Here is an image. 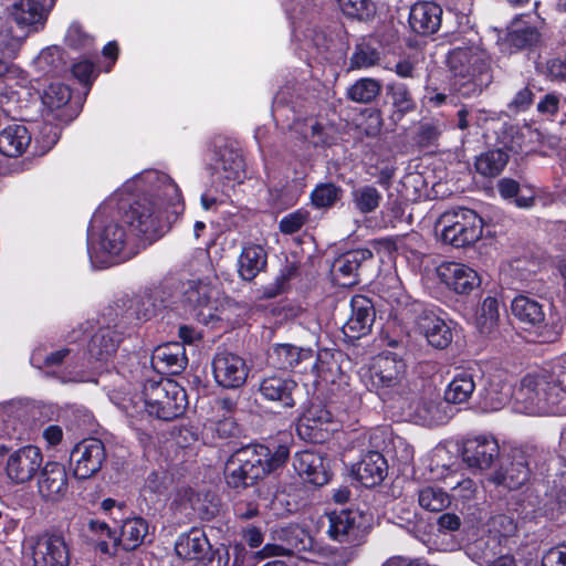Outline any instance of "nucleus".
<instances>
[{
  "instance_id": "1",
  "label": "nucleus",
  "mask_w": 566,
  "mask_h": 566,
  "mask_svg": "<svg viewBox=\"0 0 566 566\" xmlns=\"http://www.w3.org/2000/svg\"><path fill=\"white\" fill-rule=\"evenodd\" d=\"M136 186L142 195L122 214L136 241L154 240L184 210L181 193L171 178L157 170H146L125 184L127 190Z\"/></svg>"
},
{
  "instance_id": "2",
  "label": "nucleus",
  "mask_w": 566,
  "mask_h": 566,
  "mask_svg": "<svg viewBox=\"0 0 566 566\" xmlns=\"http://www.w3.org/2000/svg\"><path fill=\"white\" fill-rule=\"evenodd\" d=\"M515 407L532 416L566 415V387L547 370L526 375L515 394Z\"/></svg>"
},
{
  "instance_id": "3",
  "label": "nucleus",
  "mask_w": 566,
  "mask_h": 566,
  "mask_svg": "<svg viewBox=\"0 0 566 566\" xmlns=\"http://www.w3.org/2000/svg\"><path fill=\"white\" fill-rule=\"evenodd\" d=\"M181 302L189 313L205 325L227 318L226 312L232 303L221 291L218 277L214 275L185 282Z\"/></svg>"
},
{
  "instance_id": "4",
  "label": "nucleus",
  "mask_w": 566,
  "mask_h": 566,
  "mask_svg": "<svg viewBox=\"0 0 566 566\" xmlns=\"http://www.w3.org/2000/svg\"><path fill=\"white\" fill-rule=\"evenodd\" d=\"M373 515L360 510H340L328 514L329 537L348 547L342 549V564L346 565L357 556V547L361 546L373 527Z\"/></svg>"
},
{
  "instance_id": "5",
  "label": "nucleus",
  "mask_w": 566,
  "mask_h": 566,
  "mask_svg": "<svg viewBox=\"0 0 566 566\" xmlns=\"http://www.w3.org/2000/svg\"><path fill=\"white\" fill-rule=\"evenodd\" d=\"M143 399L148 415L165 421L181 416L188 403L185 389L171 379L147 380Z\"/></svg>"
},
{
  "instance_id": "6",
  "label": "nucleus",
  "mask_w": 566,
  "mask_h": 566,
  "mask_svg": "<svg viewBox=\"0 0 566 566\" xmlns=\"http://www.w3.org/2000/svg\"><path fill=\"white\" fill-rule=\"evenodd\" d=\"M261 446H245L233 452L224 465V478L233 489L245 488L265 475L264 453Z\"/></svg>"
},
{
  "instance_id": "7",
  "label": "nucleus",
  "mask_w": 566,
  "mask_h": 566,
  "mask_svg": "<svg viewBox=\"0 0 566 566\" xmlns=\"http://www.w3.org/2000/svg\"><path fill=\"white\" fill-rule=\"evenodd\" d=\"M441 239L455 248L476 242L482 237L483 220L471 209L459 208L446 211L439 218Z\"/></svg>"
},
{
  "instance_id": "8",
  "label": "nucleus",
  "mask_w": 566,
  "mask_h": 566,
  "mask_svg": "<svg viewBox=\"0 0 566 566\" xmlns=\"http://www.w3.org/2000/svg\"><path fill=\"white\" fill-rule=\"evenodd\" d=\"M406 361L395 353H382L361 374V380L370 391H399L405 387Z\"/></svg>"
},
{
  "instance_id": "9",
  "label": "nucleus",
  "mask_w": 566,
  "mask_h": 566,
  "mask_svg": "<svg viewBox=\"0 0 566 566\" xmlns=\"http://www.w3.org/2000/svg\"><path fill=\"white\" fill-rule=\"evenodd\" d=\"M176 554L193 562L196 566H228L229 552L226 548L213 549L207 535L199 528H191L178 536L175 543Z\"/></svg>"
},
{
  "instance_id": "10",
  "label": "nucleus",
  "mask_w": 566,
  "mask_h": 566,
  "mask_svg": "<svg viewBox=\"0 0 566 566\" xmlns=\"http://www.w3.org/2000/svg\"><path fill=\"white\" fill-rule=\"evenodd\" d=\"M25 555L31 559L32 566H69L71 560L65 537L54 533L30 537L25 544Z\"/></svg>"
},
{
  "instance_id": "11",
  "label": "nucleus",
  "mask_w": 566,
  "mask_h": 566,
  "mask_svg": "<svg viewBox=\"0 0 566 566\" xmlns=\"http://www.w3.org/2000/svg\"><path fill=\"white\" fill-rule=\"evenodd\" d=\"M448 65L454 76L472 81L488 71L489 55L476 42L470 41L449 52Z\"/></svg>"
},
{
  "instance_id": "12",
  "label": "nucleus",
  "mask_w": 566,
  "mask_h": 566,
  "mask_svg": "<svg viewBox=\"0 0 566 566\" xmlns=\"http://www.w3.org/2000/svg\"><path fill=\"white\" fill-rule=\"evenodd\" d=\"M43 464V454L39 447L28 444L11 452L4 465L7 478L14 484L30 482Z\"/></svg>"
},
{
  "instance_id": "13",
  "label": "nucleus",
  "mask_w": 566,
  "mask_h": 566,
  "mask_svg": "<svg viewBox=\"0 0 566 566\" xmlns=\"http://www.w3.org/2000/svg\"><path fill=\"white\" fill-rule=\"evenodd\" d=\"M101 250L109 256L127 260L137 253V241L122 217L105 224L98 237Z\"/></svg>"
},
{
  "instance_id": "14",
  "label": "nucleus",
  "mask_w": 566,
  "mask_h": 566,
  "mask_svg": "<svg viewBox=\"0 0 566 566\" xmlns=\"http://www.w3.org/2000/svg\"><path fill=\"white\" fill-rule=\"evenodd\" d=\"M105 458V447L99 439H84L71 452L74 476L81 480L91 478L101 470Z\"/></svg>"
},
{
  "instance_id": "15",
  "label": "nucleus",
  "mask_w": 566,
  "mask_h": 566,
  "mask_svg": "<svg viewBox=\"0 0 566 566\" xmlns=\"http://www.w3.org/2000/svg\"><path fill=\"white\" fill-rule=\"evenodd\" d=\"M212 373L219 386L235 389L245 384L249 368L240 356L229 352H219L212 359Z\"/></svg>"
},
{
  "instance_id": "16",
  "label": "nucleus",
  "mask_w": 566,
  "mask_h": 566,
  "mask_svg": "<svg viewBox=\"0 0 566 566\" xmlns=\"http://www.w3.org/2000/svg\"><path fill=\"white\" fill-rule=\"evenodd\" d=\"M269 358L273 367L282 370H302L306 369L307 365H312L314 359V352L310 347H298L292 344H275L269 354ZM323 359L313 364V368L323 369Z\"/></svg>"
},
{
  "instance_id": "17",
  "label": "nucleus",
  "mask_w": 566,
  "mask_h": 566,
  "mask_svg": "<svg viewBox=\"0 0 566 566\" xmlns=\"http://www.w3.org/2000/svg\"><path fill=\"white\" fill-rule=\"evenodd\" d=\"M437 275L443 284L458 294H469L481 283L474 269L457 262L442 263L437 268Z\"/></svg>"
},
{
  "instance_id": "18",
  "label": "nucleus",
  "mask_w": 566,
  "mask_h": 566,
  "mask_svg": "<svg viewBox=\"0 0 566 566\" xmlns=\"http://www.w3.org/2000/svg\"><path fill=\"white\" fill-rule=\"evenodd\" d=\"M499 453V444L493 437L478 436L463 442L462 458L472 469H489Z\"/></svg>"
},
{
  "instance_id": "19",
  "label": "nucleus",
  "mask_w": 566,
  "mask_h": 566,
  "mask_svg": "<svg viewBox=\"0 0 566 566\" xmlns=\"http://www.w3.org/2000/svg\"><path fill=\"white\" fill-rule=\"evenodd\" d=\"M352 313L343 326L346 337L356 339L366 335L374 323L375 313L369 298L355 295L350 301Z\"/></svg>"
},
{
  "instance_id": "20",
  "label": "nucleus",
  "mask_w": 566,
  "mask_h": 566,
  "mask_svg": "<svg viewBox=\"0 0 566 566\" xmlns=\"http://www.w3.org/2000/svg\"><path fill=\"white\" fill-rule=\"evenodd\" d=\"M417 326L428 343L438 349L448 347L453 339L450 323L441 318L433 311L423 310L418 316Z\"/></svg>"
},
{
  "instance_id": "21",
  "label": "nucleus",
  "mask_w": 566,
  "mask_h": 566,
  "mask_svg": "<svg viewBox=\"0 0 566 566\" xmlns=\"http://www.w3.org/2000/svg\"><path fill=\"white\" fill-rule=\"evenodd\" d=\"M293 467L301 478L313 485L322 486L329 481V472L324 458L313 450L295 453Z\"/></svg>"
},
{
  "instance_id": "22",
  "label": "nucleus",
  "mask_w": 566,
  "mask_h": 566,
  "mask_svg": "<svg viewBox=\"0 0 566 566\" xmlns=\"http://www.w3.org/2000/svg\"><path fill=\"white\" fill-rule=\"evenodd\" d=\"M9 15L17 25L34 33L44 28L48 11L40 0H18L11 4Z\"/></svg>"
},
{
  "instance_id": "23",
  "label": "nucleus",
  "mask_w": 566,
  "mask_h": 566,
  "mask_svg": "<svg viewBox=\"0 0 566 566\" xmlns=\"http://www.w3.org/2000/svg\"><path fill=\"white\" fill-rule=\"evenodd\" d=\"M373 258L368 249H356L338 256L333 264V274L342 286L358 283V271L361 264Z\"/></svg>"
},
{
  "instance_id": "24",
  "label": "nucleus",
  "mask_w": 566,
  "mask_h": 566,
  "mask_svg": "<svg viewBox=\"0 0 566 566\" xmlns=\"http://www.w3.org/2000/svg\"><path fill=\"white\" fill-rule=\"evenodd\" d=\"M40 495L46 501H59L67 491V475L64 467L57 462H48L38 481Z\"/></svg>"
},
{
  "instance_id": "25",
  "label": "nucleus",
  "mask_w": 566,
  "mask_h": 566,
  "mask_svg": "<svg viewBox=\"0 0 566 566\" xmlns=\"http://www.w3.org/2000/svg\"><path fill=\"white\" fill-rule=\"evenodd\" d=\"M296 389L297 382L294 379L276 375L264 377L259 386V391L265 400L280 402L284 408L295 406L293 392Z\"/></svg>"
},
{
  "instance_id": "26",
  "label": "nucleus",
  "mask_w": 566,
  "mask_h": 566,
  "mask_svg": "<svg viewBox=\"0 0 566 566\" xmlns=\"http://www.w3.org/2000/svg\"><path fill=\"white\" fill-rule=\"evenodd\" d=\"M442 9L434 2L423 1L412 6L409 23L412 30L419 34H433L441 24Z\"/></svg>"
},
{
  "instance_id": "27",
  "label": "nucleus",
  "mask_w": 566,
  "mask_h": 566,
  "mask_svg": "<svg viewBox=\"0 0 566 566\" xmlns=\"http://www.w3.org/2000/svg\"><path fill=\"white\" fill-rule=\"evenodd\" d=\"M448 403L439 397L422 398L413 407L411 417L422 426L434 427L448 422L450 415L448 413Z\"/></svg>"
},
{
  "instance_id": "28",
  "label": "nucleus",
  "mask_w": 566,
  "mask_h": 566,
  "mask_svg": "<svg viewBox=\"0 0 566 566\" xmlns=\"http://www.w3.org/2000/svg\"><path fill=\"white\" fill-rule=\"evenodd\" d=\"M187 361L185 347L177 342L156 347L151 355L154 366L170 374H178L184 370Z\"/></svg>"
},
{
  "instance_id": "29",
  "label": "nucleus",
  "mask_w": 566,
  "mask_h": 566,
  "mask_svg": "<svg viewBox=\"0 0 566 566\" xmlns=\"http://www.w3.org/2000/svg\"><path fill=\"white\" fill-rule=\"evenodd\" d=\"M312 545V538L300 528L289 532V537L283 544H266L256 553V557L264 559L273 556L296 555L307 551Z\"/></svg>"
},
{
  "instance_id": "30",
  "label": "nucleus",
  "mask_w": 566,
  "mask_h": 566,
  "mask_svg": "<svg viewBox=\"0 0 566 566\" xmlns=\"http://www.w3.org/2000/svg\"><path fill=\"white\" fill-rule=\"evenodd\" d=\"M480 406L484 411L502 409L512 396L511 385L497 376L489 377L486 385L480 391Z\"/></svg>"
},
{
  "instance_id": "31",
  "label": "nucleus",
  "mask_w": 566,
  "mask_h": 566,
  "mask_svg": "<svg viewBox=\"0 0 566 566\" xmlns=\"http://www.w3.org/2000/svg\"><path fill=\"white\" fill-rule=\"evenodd\" d=\"M31 143V135L22 124H10L0 132V153L7 157L21 156Z\"/></svg>"
},
{
  "instance_id": "32",
  "label": "nucleus",
  "mask_w": 566,
  "mask_h": 566,
  "mask_svg": "<svg viewBox=\"0 0 566 566\" xmlns=\"http://www.w3.org/2000/svg\"><path fill=\"white\" fill-rule=\"evenodd\" d=\"M387 474V461L377 451L366 453L356 469V476L363 485L371 488L379 484Z\"/></svg>"
},
{
  "instance_id": "33",
  "label": "nucleus",
  "mask_w": 566,
  "mask_h": 566,
  "mask_svg": "<svg viewBox=\"0 0 566 566\" xmlns=\"http://www.w3.org/2000/svg\"><path fill=\"white\" fill-rule=\"evenodd\" d=\"M266 252L259 244L243 247L238 259V272L242 280L252 281L266 266Z\"/></svg>"
},
{
  "instance_id": "34",
  "label": "nucleus",
  "mask_w": 566,
  "mask_h": 566,
  "mask_svg": "<svg viewBox=\"0 0 566 566\" xmlns=\"http://www.w3.org/2000/svg\"><path fill=\"white\" fill-rule=\"evenodd\" d=\"M120 339V333L116 329L101 327L90 340L88 353L94 359L106 361L116 353Z\"/></svg>"
},
{
  "instance_id": "35",
  "label": "nucleus",
  "mask_w": 566,
  "mask_h": 566,
  "mask_svg": "<svg viewBox=\"0 0 566 566\" xmlns=\"http://www.w3.org/2000/svg\"><path fill=\"white\" fill-rule=\"evenodd\" d=\"M213 169L223 179L240 180L244 176V161L238 150L226 146L216 154Z\"/></svg>"
},
{
  "instance_id": "36",
  "label": "nucleus",
  "mask_w": 566,
  "mask_h": 566,
  "mask_svg": "<svg viewBox=\"0 0 566 566\" xmlns=\"http://www.w3.org/2000/svg\"><path fill=\"white\" fill-rule=\"evenodd\" d=\"M148 523L143 517H132L124 521L120 527L118 545L125 551H134L144 544L148 535Z\"/></svg>"
},
{
  "instance_id": "37",
  "label": "nucleus",
  "mask_w": 566,
  "mask_h": 566,
  "mask_svg": "<svg viewBox=\"0 0 566 566\" xmlns=\"http://www.w3.org/2000/svg\"><path fill=\"white\" fill-rule=\"evenodd\" d=\"M513 315L524 324L536 326L544 322L543 306L535 300L518 295L512 301Z\"/></svg>"
},
{
  "instance_id": "38",
  "label": "nucleus",
  "mask_w": 566,
  "mask_h": 566,
  "mask_svg": "<svg viewBox=\"0 0 566 566\" xmlns=\"http://www.w3.org/2000/svg\"><path fill=\"white\" fill-rule=\"evenodd\" d=\"M475 390L473 375L462 370L458 373L448 385L444 391V401L447 403L467 402Z\"/></svg>"
},
{
  "instance_id": "39",
  "label": "nucleus",
  "mask_w": 566,
  "mask_h": 566,
  "mask_svg": "<svg viewBox=\"0 0 566 566\" xmlns=\"http://www.w3.org/2000/svg\"><path fill=\"white\" fill-rule=\"evenodd\" d=\"M9 20L0 27V50L8 56H15L25 39L31 34L30 31L21 25H13Z\"/></svg>"
},
{
  "instance_id": "40",
  "label": "nucleus",
  "mask_w": 566,
  "mask_h": 566,
  "mask_svg": "<svg viewBox=\"0 0 566 566\" xmlns=\"http://www.w3.org/2000/svg\"><path fill=\"white\" fill-rule=\"evenodd\" d=\"M507 41L517 49L535 44L539 39L536 27L526 21L524 17L514 19L509 28Z\"/></svg>"
},
{
  "instance_id": "41",
  "label": "nucleus",
  "mask_w": 566,
  "mask_h": 566,
  "mask_svg": "<svg viewBox=\"0 0 566 566\" xmlns=\"http://www.w3.org/2000/svg\"><path fill=\"white\" fill-rule=\"evenodd\" d=\"M500 321V303L497 298L488 296L478 310L475 325L482 335L492 334Z\"/></svg>"
},
{
  "instance_id": "42",
  "label": "nucleus",
  "mask_w": 566,
  "mask_h": 566,
  "mask_svg": "<svg viewBox=\"0 0 566 566\" xmlns=\"http://www.w3.org/2000/svg\"><path fill=\"white\" fill-rule=\"evenodd\" d=\"M388 94L391 98L394 107L391 118L394 122H399L406 114L416 109V102L405 84L394 83L388 86Z\"/></svg>"
},
{
  "instance_id": "43",
  "label": "nucleus",
  "mask_w": 566,
  "mask_h": 566,
  "mask_svg": "<svg viewBox=\"0 0 566 566\" xmlns=\"http://www.w3.org/2000/svg\"><path fill=\"white\" fill-rule=\"evenodd\" d=\"M509 156L501 149L489 150L476 158L475 169L484 177H495L504 169Z\"/></svg>"
},
{
  "instance_id": "44",
  "label": "nucleus",
  "mask_w": 566,
  "mask_h": 566,
  "mask_svg": "<svg viewBox=\"0 0 566 566\" xmlns=\"http://www.w3.org/2000/svg\"><path fill=\"white\" fill-rule=\"evenodd\" d=\"M381 92V83L375 78L364 77L356 81L348 90L347 97L355 102L367 104L373 102Z\"/></svg>"
},
{
  "instance_id": "45",
  "label": "nucleus",
  "mask_w": 566,
  "mask_h": 566,
  "mask_svg": "<svg viewBox=\"0 0 566 566\" xmlns=\"http://www.w3.org/2000/svg\"><path fill=\"white\" fill-rule=\"evenodd\" d=\"M419 505L431 512H440L451 503L450 496L441 488L424 486L418 493Z\"/></svg>"
},
{
  "instance_id": "46",
  "label": "nucleus",
  "mask_w": 566,
  "mask_h": 566,
  "mask_svg": "<svg viewBox=\"0 0 566 566\" xmlns=\"http://www.w3.org/2000/svg\"><path fill=\"white\" fill-rule=\"evenodd\" d=\"M120 301L126 306L125 316L127 318L147 319L155 311V303L146 292Z\"/></svg>"
},
{
  "instance_id": "47",
  "label": "nucleus",
  "mask_w": 566,
  "mask_h": 566,
  "mask_svg": "<svg viewBox=\"0 0 566 566\" xmlns=\"http://www.w3.org/2000/svg\"><path fill=\"white\" fill-rule=\"evenodd\" d=\"M21 410L13 405L0 406V437L12 439L22 428Z\"/></svg>"
},
{
  "instance_id": "48",
  "label": "nucleus",
  "mask_w": 566,
  "mask_h": 566,
  "mask_svg": "<svg viewBox=\"0 0 566 566\" xmlns=\"http://www.w3.org/2000/svg\"><path fill=\"white\" fill-rule=\"evenodd\" d=\"M355 208L361 213H369L376 210L381 200V193L371 186H363L352 191Z\"/></svg>"
},
{
  "instance_id": "49",
  "label": "nucleus",
  "mask_w": 566,
  "mask_h": 566,
  "mask_svg": "<svg viewBox=\"0 0 566 566\" xmlns=\"http://www.w3.org/2000/svg\"><path fill=\"white\" fill-rule=\"evenodd\" d=\"M340 187L332 184H319L311 193L312 203L319 209L333 207L342 197Z\"/></svg>"
},
{
  "instance_id": "50",
  "label": "nucleus",
  "mask_w": 566,
  "mask_h": 566,
  "mask_svg": "<svg viewBox=\"0 0 566 566\" xmlns=\"http://www.w3.org/2000/svg\"><path fill=\"white\" fill-rule=\"evenodd\" d=\"M337 2L343 13L353 19L368 20L376 11L371 0H337Z\"/></svg>"
},
{
  "instance_id": "51",
  "label": "nucleus",
  "mask_w": 566,
  "mask_h": 566,
  "mask_svg": "<svg viewBox=\"0 0 566 566\" xmlns=\"http://www.w3.org/2000/svg\"><path fill=\"white\" fill-rule=\"evenodd\" d=\"M71 98L70 88L62 83H52L43 92L42 102L50 109H59Z\"/></svg>"
},
{
  "instance_id": "52",
  "label": "nucleus",
  "mask_w": 566,
  "mask_h": 566,
  "mask_svg": "<svg viewBox=\"0 0 566 566\" xmlns=\"http://www.w3.org/2000/svg\"><path fill=\"white\" fill-rule=\"evenodd\" d=\"M296 431L301 439L313 443H321L328 437L323 429L316 427L313 418H311L306 412H304L298 419Z\"/></svg>"
},
{
  "instance_id": "53",
  "label": "nucleus",
  "mask_w": 566,
  "mask_h": 566,
  "mask_svg": "<svg viewBox=\"0 0 566 566\" xmlns=\"http://www.w3.org/2000/svg\"><path fill=\"white\" fill-rule=\"evenodd\" d=\"M442 133V125L434 119L422 120L417 132V142L421 146H429L436 143Z\"/></svg>"
},
{
  "instance_id": "54",
  "label": "nucleus",
  "mask_w": 566,
  "mask_h": 566,
  "mask_svg": "<svg viewBox=\"0 0 566 566\" xmlns=\"http://www.w3.org/2000/svg\"><path fill=\"white\" fill-rule=\"evenodd\" d=\"M308 217V212L302 209L291 212L281 219L280 231L284 234H293L302 229Z\"/></svg>"
},
{
  "instance_id": "55",
  "label": "nucleus",
  "mask_w": 566,
  "mask_h": 566,
  "mask_svg": "<svg viewBox=\"0 0 566 566\" xmlns=\"http://www.w3.org/2000/svg\"><path fill=\"white\" fill-rule=\"evenodd\" d=\"M265 450L264 467L265 475L276 468L281 467L289 458L290 450L286 446L280 444L276 447L274 452H271L270 449L263 444H260Z\"/></svg>"
},
{
  "instance_id": "56",
  "label": "nucleus",
  "mask_w": 566,
  "mask_h": 566,
  "mask_svg": "<svg viewBox=\"0 0 566 566\" xmlns=\"http://www.w3.org/2000/svg\"><path fill=\"white\" fill-rule=\"evenodd\" d=\"M65 43L71 48L82 49L88 46L92 43V39L80 23L73 22L66 31Z\"/></svg>"
},
{
  "instance_id": "57",
  "label": "nucleus",
  "mask_w": 566,
  "mask_h": 566,
  "mask_svg": "<svg viewBox=\"0 0 566 566\" xmlns=\"http://www.w3.org/2000/svg\"><path fill=\"white\" fill-rule=\"evenodd\" d=\"M305 412L311 418H313L316 427L323 429L324 432L329 434V432H331L329 427L333 423V417H332V413L324 406L312 405Z\"/></svg>"
},
{
  "instance_id": "58",
  "label": "nucleus",
  "mask_w": 566,
  "mask_h": 566,
  "mask_svg": "<svg viewBox=\"0 0 566 566\" xmlns=\"http://www.w3.org/2000/svg\"><path fill=\"white\" fill-rule=\"evenodd\" d=\"M378 59V53L375 50L360 46L352 56V65L357 69H365L375 65Z\"/></svg>"
},
{
  "instance_id": "59",
  "label": "nucleus",
  "mask_w": 566,
  "mask_h": 566,
  "mask_svg": "<svg viewBox=\"0 0 566 566\" xmlns=\"http://www.w3.org/2000/svg\"><path fill=\"white\" fill-rule=\"evenodd\" d=\"M542 566H566V546L547 551L542 558Z\"/></svg>"
},
{
  "instance_id": "60",
  "label": "nucleus",
  "mask_w": 566,
  "mask_h": 566,
  "mask_svg": "<svg viewBox=\"0 0 566 566\" xmlns=\"http://www.w3.org/2000/svg\"><path fill=\"white\" fill-rule=\"evenodd\" d=\"M533 102V92L524 87L516 93L512 102L509 104V108L515 112L526 109Z\"/></svg>"
},
{
  "instance_id": "61",
  "label": "nucleus",
  "mask_w": 566,
  "mask_h": 566,
  "mask_svg": "<svg viewBox=\"0 0 566 566\" xmlns=\"http://www.w3.org/2000/svg\"><path fill=\"white\" fill-rule=\"evenodd\" d=\"M559 109V96L546 94L537 104V111L543 115H555Z\"/></svg>"
},
{
  "instance_id": "62",
  "label": "nucleus",
  "mask_w": 566,
  "mask_h": 566,
  "mask_svg": "<svg viewBox=\"0 0 566 566\" xmlns=\"http://www.w3.org/2000/svg\"><path fill=\"white\" fill-rule=\"evenodd\" d=\"M74 76L82 83L87 84L92 81L95 72L93 63L88 61H81L73 65Z\"/></svg>"
},
{
  "instance_id": "63",
  "label": "nucleus",
  "mask_w": 566,
  "mask_h": 566,
  "mask_svg": "<svg viewBox=\"0 0 566 566\" xmlns=\"http://www.w3.org/2000/svg\"><path fill=\"white\" fill-rule=\"evenodd\" d=\"M547 70L552 78L566 80V57H556L548 62Z\"/></svg>"
},
{
  "instance_id": "64",
  "label": "nucleus",
  "mask_w": 566,
  "mask_h": 566,
  "mask_svg": "<svg viewBox=\"0 0 566 566\" xmlns=\"http://www.w3.org/2000/svg\"><path fill=\"white\" fill-rule=\"evenodd\" d=\"M440 530L447 532L458 531L461 526V520L457 514L444 513L438 518Z\"/></svg>"
}]
</instances>
